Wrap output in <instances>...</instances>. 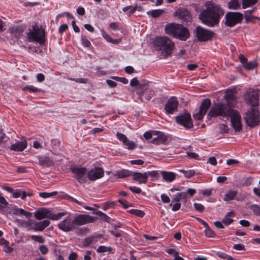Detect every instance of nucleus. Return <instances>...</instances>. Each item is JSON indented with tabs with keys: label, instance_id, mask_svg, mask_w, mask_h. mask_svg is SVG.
Listing matches in <instances>:
<instances>
[{
	"label": "nucleus",
	"instance_id": "1",
	"mask_svg": "<svg viewBox=\"0 0 260 260\" xmlns=\"http://www.w3.org/2000/svg\"><path fill=\"white\" fill-rule=\"evenodd\" d=\"M204 5L206 9L200 13V19L203 23L210 27L217 25L221 16L223 15L222 10L212 1L206 2Z\"/></svg>",
	"mask_w": 260,
	"mask_h": 260
},
{
	"label": "nucleus",
	"instance_id": "2",
	"mask_svg": "<svg viewBox=\"0 0 260 260\" xmlns=\"http://www.w3.org/2000/svg\"><path fill=\"white\" fill-rule=\"evenodd\" d=\"M96 218L87 214H80L73 218L68 216L57 224L59 230L64 232L74 231L77 227L87 223H93Z\"/></svg>",
	"mask_w": 260,
	"mask_h": 260
},
{
	"label": "nucleus",
	"instance_id": "3",
	"mask_svg": "<svg viewBox=\"0 0 260 260\" xmlns=\"http://www.w3.org/2000/svg\"><path fill=\"white\" fill-rule=\"evenodd\" d=\"M165 31L167 34L171 35L181 41H186L189 37L188 30L180 24H169L166 26Z\"/></svg>",
	"mask_w": 260,
	"mask_h": 260
},
{
	"label": "nucleus",
	"instance_id": "4",
	"mask_svg": "<svg viewBox=\"0 0 260 260\" xmlns=\"http://www.w3.org/2000/svg\"><path fill=\"white\" fill-rule=\"evenodd\" d=\"M154 44L157 50L161 51V53L165 56L171 54L175 44L167 37H157L154 41Z\"/></svg>",
	"mask_w": 260,
	"mask_h": 260
},
{
	"label": "nucleus",
	"instance_id": "5",
	"mask_svg": "<svg viewBox=\"0 0 260 260\" xmlns=\"http://www.w3.org/2000/svg\"><path fill=\"white\" fill-rule=\"evenodd\" d=\"M232 110V108L225 104H217L211 108L208 116L211 117L221 116L228 118Z\"/></svg>",
	"mask_w": 260,
	"mask_h": 260
},
{
	"label": "nucleus",
	"instance_id": "6",
	"mask_svg": "<svg viewBox=\"0 0 260 260\" xmlns=\"http://www.w3.org/2000/svg\"><path fill=\"white\" fill-rule=\"evenodd\" d=\"M27 38L30 42H36L42 45L45 41V32L44 29L40 28L37 24L32 26L27 34Z\"/></svg>",
	"mask_w": 260,
	"mask_h": 260
},
{
	"label": "nucleus",
	"instance_id": "7",
	"mask_svg": "<svg viewBox=\"0 0 260 260\" xmlns=\"http://www.w3.org/2000/svg\"><path fill=\"white\" fill-rule=\"evenodd\" d=\"M246 124L253 127L259 124L260 116L257 107H251L246 113L244 117Z\"/></svg>",
	"mask_w": 260,
	"mask_h": 260
},
{
	"label": "nucleus",
	"instance_id": "8",
	"mask_svg": "<svg viewBox=\"0 0 260 260\" xmlns=\"http://www.w3.org/2000/svg\"><path fill=\"white\" fill-rule=\"evenodd\" d=\"M225 24L229 27H233L240 23L243 20V15L239 12H228L225 16Z\"/></svg>",
	"mask_w": 260,
	"mask_h": 260
},
{
	"label": "nucleus",
	"instance_id": "9",
	"mask_svg": "<svg viewBox=\"0 0 260 260\" xmlns=\"http://www.w3.org/2000/svg\"><path fill=\"white\" fill-rule=\"evenodd\" d=\"M70 170L74 177L77 179L80 183H85L87 181V169L84 167H71Z\"/></svg>",
	"mask_w": 260,
	"mask_h": 260
},
{
	"label": "nucleus",
	"instance_id": "10",
	"mask_svg": "<svg viewBox=\"0 0 260 260\" xmlns=\"http://www.w3.org/2000/svg\"><path fill=\"white\" fill-rule=\"evenodd\" d=\"M196 37L198 40L201 42L211 40L214 33L209 30L206 29L201 26H197L196 29Z\"/></svg>",
	"mask_w": 260,
	"mask_h": 260
},
{
	"label": "nucleus",
	"instance_id": "11",
	"mask_svg": "<svg viewBox=\"0 0 260 260\" xmlns=\"http://www.w3.org/2000/svg\"><path fill=\"white\" fill-rule=\"evenodd\" d=\"M229 117H231V121L233 127L237 132H240L242 129L241 117L239 113L232 109Z\"/></svg>",
	"mask_w": 260,
	"mask_h": 260
},
{
	"label": "nucleus",
	"instance_id": "12",
	"mask_svg": "<svg viewBox=\"0 0 260 260\" xmlns=\"http://www.w3.org/2000/svg\"><path fill=\"white\" fill-rule=\"evenodd\" d=\"M176 122L185 128L190 129L193 127L191 115L189 113H185L176 117Z\"/></svg>",
	"mask_w": 260,
	"mask_h": 260
},
{
	"label": "nucleus",
	"instance_id": "13",
	"mask_svg": "<svg viewBox=\"0 0 260 260\" xmlns=\"http://www.w3.org/2000/svg\"><path fill=\"white\" fill-rule=\"evenodd\" d=\"M179 103L175 96H171L167 102L165 110L167 114H173L177 111Z\"/></svg>",
	"mask_w": 260,
	"mask_h": 260
},
{
	"label": "nucleus",
	"instance_id": "14",
	"mask_svg": "<svg viewBox=\"0 0 260 260\" xmlns=\"http://www.w3.org/2000/svg\"><path fill=\"white\" fill-rule=\"evenodd\" d=\"M247 104L251 106V107H257L258 104V93L255 90H249L247 92L245 98Z\"/></svg>",
	"mask_w": 260,
	"mask_h": 260
},
{
	"label": "nucleus",
	"instance_id": "15",
	"mask_svg": "<svg viewBox=\"0 0 260 260\" xmlns=\"http://www.w3.org/2000/svg\"><path fill=\"white\" fill-rule=\"evenodd\" d=\"M104 171L101 168L95 167L87 173L88 178L92 181L102 178L104 176Z\"/></svg>",
	"mask_w": 260,
	"mask_h": 260
},
{
	"label": "nucleus",
	"instance_id": "16",
	"mask_svg": "<svg viewBox=\"0 0 260 260\" xmlns=\"http://www.w3.org/2000/svg\"><path fill=\"white\" fill-rule=\"evenodd\" d=\"M153 135L156 137L153 138L151 142L155 145L166 144L168 141V137L163 133L160 131H154Z\"/></svg>",
	"mask_w": 260,
	"mask_h": 260
},
{
	"label": "nucleus",
	"instance_id": "17",
	"mask_svg": "<svg viewBox=\"0 0 260 260\" xmlns=\"http://www.w3.org/2000/svg\"><path fill=\"white\" fill-rule=\"evenodd\" d=\"M176 16L184 21L190 22L191 20V17L189 12L185 9H179L176 11Z\"/></svg>",
	"mask_w": 260,
	"mask_h": 260
},
{
	"label": "nucleus",
	"instance_id": "18",
	"mask_svg": "<svg viewBox=\"0 0 260 260\" xmlns=\"http://www.w3.org/2000/svg\"><path fill=\"white\" fill-rule=\"evenodd\" d=\"M132 176L133 177V179L138 182L139 184H145L147 182V174H146L145 172L141 173L133 172Z\"/></svg>",
	"mask_w": 260,
	"mask_h": 260
},
{
	"label": "nucleus",
	"instance_id": "19",
	"mask_svg": "<svg viewBox=\"0 0 260 260\" xmlns=\"http://www.w3.org/2000/svg\"><path fill=\"white\" fill-rule=\"evenodd\" d=\"M239 58L240 62L243 64L244 68L246 69L251 70L256 67V63L255 61H250L248 62L247 58L242 54L239 56Z\"/></svg>",
	"mask_w": 260,
	"mask_h": 260
},
{
	"label": "nucleus",
	"instance_id": "20",
	"mask_svg": "<svg viewBox=\"0 0 260 260\" xmlns=\"http://www.w3.org/2000/svg\"><path fill=\"white\" fill-rule=\"evenodd\" d=\"M27 143L26 141L24 140L11 145L10 149L12 151H22L27 147Z\"/></svg>",
	"mask_w": 260,
	"mask_h": 260
},
{
	"label": "nucleus",
	"instance_id": "21",
	"mask_svg": "<svg viewBox=\"0 0 260 260\" xmlns=\"http://www.w3.org/2000/svg\"><path fill=\"white\" fill-rule=\"evenodd\" d=\"M234 92V90H229L227 91L226 93L224 95V98L227 102L226 105L231 108L236 103V97Z\"/></svg>",
	"mask_w": 260,
	"mask_h": 260
},
{
	"label": "nucleus",
	"instance_id": "22",
	"mask_svg": "<svg viewBox=\"0 0 260 260\" xmlns=\"http://www.w3.org/2000/svg\"><path fill=\"white\" fill-rule=\"evenodd\" d=\"M49 214V213L47 209L42 208L37 210L34 213V215L37 219L41 220L45 218H48Z\"/></svg>",
	"mask_w": 260,
	"mask_h": 260
},
{
	"label": "nucleus",
	"instance_id": "23",
	"mask_svg": "<svg viewBox=\"0 0 260 260\" xmlns=\"http://www.w3.org/2000/svg\"><path fill=\"white\" fill-rule=\"evenodd\" d=\"M50 224V221L48 220H44L40 222H35L34 224V231H43Z\"/></svg>",
	"mask_w": 260,
	"mask_h": 260
},
{
	"label": "nucleus",
	"instance_id": "24",
	"mask_svg": "<svg viewBox=\"0 0 260 260\" xmlns=\"http://www.w3.org/2000/svg\"><path fill=\"white\" fill-rule=\"evenodd\" d=\"M101 235H99L96 236H90L86 237L83 241V245L84 247H87L91 243H96L98 242V238H101Z\"/></svg>",
	"mask_w": 260,
	"mask_h": 260
},
{
	"label": "nucleus",
	"instance_id": "25",
	"mask_svg": "<svg viewBox=\"0 0 260 260\" xmlns=\"http://www.w3.org/2000/svg\"><path fill=\"white\" fill-rule=\"evenodd\" d=\"M211 101L210 99H205L201 103L199 110L200 112L205 115L206 114L208 109L211 106Z\"/></svg>",
	"mask_w": 260,
	"mask_h": 260
},
{
	"label": "nucleus",
	"instance_id": "26",
	"mask_svg": "<svg viewBox=\"0 0 260 260\" xmlns=\"http://www.w3.org/2000/svg\"><path fill=\"white\" fill-rule=\"evenodd\" d=\"M0 245L3 246V251L7 253H11L13 251V248L9 246V242L4 238L0 239Z\"/></svg>",
	"mask_w": 260,
	"mask_h": 260
},
{
	"label": "nucleus",
	"instance_id": "27",
	"mask_svg": "<svg viewBox=\"0 0 260 260\" xmlns=\"http://www.w3.org/2000/svg\"><path fill=\"white\" fill-rule=\"evenodd\" d=\"M163 179L167 182H172L176 178V174L171 172L161 171Z\"/></svg>",
	"mask_w": 260,
	"mask_h": 260
},
{
	"label": "nucleus",
	"instance_id": "28",
	"mask_svg": "<svg viewBox=\"0 0 260 260\" xmlns=\"http://www.w3.org/2000/svg\"><path fill=\"white\" fill-rule=\"evenodd\" d=\"M237 194V191L229 190L224 194L223 200L225 202H229V201L233 200L235 199V197H236Z\"/></svg>",
	"mask_w": 260,
	"mask_h": 260
},
{
	"label": "nucleus",
	"instance_id": "29",
	"mask_svg": "<svg viewBox=\"0 0 260 260\" xmlns=\"http://www.w3.org/2000/svg\"><path fill=\"white\" fill-rule=\"evenodd\" d=\"M132 173L133 172L132 171L122 169L119 171H117L115 174V176H116L119 178H123L129 176H132Z\"/></svg>",
	"mask_w": 260,
	"mask_h": 260
},
{
	"label": "nucleus",
	"instance_id": "30",
	"mask_svg": "<svg viewBox=\"0 0 260 260\" xmlns=\"http://www.w3.org/2000/svg\"><path fill=\"white\" fill-rule=\"evenodd\" d=\"M39 164L43 166L50 167L53 165V162L49 157L45 156L39 158Z\"/></svg>",
	"mask_w": 260,
	"mask_h": 260
},
{
	"label": "nucleus",
	"instance_id": "31",
	"mask_svg": "<svg viewBox=\"0 0 260 260\" xmlns=\"http://www.w3.org/2000/svg\"><path fill=\"white\" fill-rule=\"evenodd\" d=\"M235 216V213L233 211H231L228 213L222 220V223L225 225L231 224L233 221V219L231 218Z\"/></svg>",
	"mask_w": 260,
	"mask_h": 260
},
{
	"label": "nucleus",
	"instance_id": "32",
	"mask_svg": "<svg viewBox=\"0 0 260 260\" xmlns=\"http://www.w3.org/2000/svg\"><path fill=\"white\" fill-rule=\"evenodd\" d=\"M18 221L21 227L26 228L28 231L34 230L33 222L25 220H19Z\"/></svg>",
	"mask_w": 260,
	"mask_h": 260
},
{
	"label": "nucleus",
	"instance_id": "33",
	"mask_svg": "<svg viewBox=\"0 0 260 260\" xmlns=\"http://www.w3.org/2000/svg\"><path fill=\"white\" fill-rule=\"evenodd\" d=\"M137 4H136V5L134 7H133L132 6H128L125 7L122 9V10L124 12H127V15L130 16L137 11Z\"/></svg>",
	"mask_w": 260,
	"mask_h": 260
},
{
	"label": "nucleus",
	"instance_id": "34",
	"mask_svg": "<svg viewBox=\"0 0 260 260\" xmlns=\"http://www.w3.org/2000/svg\"><path fill=\"white\" fill-rule=\"evenodd\" d=\"M186 192H178L175 196V197L172 199V202L173 203H179V202L182 200L186 199Z\"/></svg>",
	"mask_w": 260,
	"mask_h": 260
},
{
	"label": "nucleus",
	"instance_id": "35",
	"mask_svg": "<svg viewBox=\"0 0 260 260\" xmlns=\"http://www.w3.org/2000/svg\"><path fill=\"white\" fill-rule=\"evenodd\" d=\"M102 36L107 41L113 44H117L120 41L119 39H113L109 35L107 34L104 31H102Z\"/></svg>",
	"mask_w": 260,
	"mask_h": 260
},
{
	"label": "nucleus",
	"instance_id": "36",
	"mask_svg": "<svg viewBox=\"0 0 260 260\" xmlns=\"http://www.w3.org/2000/svg\"><path fill=\"white\" fill-rule=\"evenodd\" d=\"M93 213L98 215L101 220L107 222H110L111 221V218L106 214L100 211L94 212Z\"/></svg>",
	"mask_w": 260,
	"mask_h": 260
},
{
	"label": "nucleus",
	"instance_id": "37",
	"mask_svg": "<svg viewBox=\"0 0 260 260\" xmlns=\"http://www.w3.org/2000/svg\"><path fill=\"white\" fill-rule=\"evenodd\" d=\"M164 13L162 9L153 10L147 12V14L153 18L159 17Z\"/></svg>",
	"mask_w": 260,
	"mask_h": 260
},
{
	"label": "nucleus",
	"instance_id": "38",
	"mask_svg": "<svg viewBox=\"0 0 260 260\" xmlns=\"http://www.w3.org/2000/svg\"><path fill=\"white\" fill-rule=\"evenodd\" d=\"M14 213L18 215H23L27 218H29L31 215V213L26 212L22 208H17L15 209Z\"/></svg>",
	"mask_w": 260,
	"mask_h": 260
},
{
	"label": "nucleus",
	"instance_id": "39",
	"mask_svg": "<svg viewBox=\"0 0 260 260\" xmlns=\"http://www.w3.org/2000/svg\"><path fill=\"white\" fill-rule=\"evenodd\" d=\"M66 212H59L57 214L49 213L48 218L51 220H58L66 215Z\"/></svg>",
	"mask_w": 260,
	"mask_h": 260
},
{
	"label": "nucleus",
	"instance_id": "40",
	"mask_svg": "<svg viewBox=\"0 0 260 260\" xmlns=\"http://www.w3.org/2000/svg\"><path fill=\"white\" fill-rule=\"evenodd\" d=\"M229 8L236 10L240 7L239 0H231L228 3Z\"/></svg>",
	"mask_w": 260,
	"mask_h": 260
},
{
	"label": "nucleus",
	"instance_id": "41",
	"mask_svg": "<svg viewBox=\"0 0 260 260\" xmlns=\"http://www.w3.org/2000/svg\"><path fill=\"white\" fill-rule=\"evenodd\" d=\"M96 252L98 253H104L108 252L109 253L112 252V248L111 247H107L105 246H100L96 249Z\"/></svg>",
	"mask_w": 260,
	"mask_h": 260
},
{
	"label": "nucleus",
	"instance_id": "42",
	"mask_svg": "<svg viewBox=\"0 0 260 260\" xmlns=\"http://www.w3.org/2000/svg\"><path fill=\"white\" fill-rule=\"evenodd\" d=\"M257 0H242V6L243 8L252 6L256 3Z\"/></svg>",
	"mask_w": 260,
	"mask_h": 260
},
{
	"label": "nucleus",
	"instance_id": "43",
	"mask_svg": "<svg viewBox=\"0 0 260 260\" xmlns=\"http://www.w3.org/2000/svg\"><path fill=\"white\" fill-rule=\"evenodd\" d=\"M180 172L182 173L185 177L187 178H190L193 176L195 174L194 171L192 170H180Z\"/></svg>",
	"mask_w": 260,
	"mask_h": 260
},
{
	"label": "nucleus",
	"instance_id": "44",
	"mask_svg": "<svg viewBox=\"0 0 260 260\" xmlns=\"http://www.w3.org/2000/svg\"><path fill=\"white\" fill-rule=\"evenodd\" d=\"M216 255L222 259H226L227 260H233V257L230 255H228L224 252H222L221 251H218L216 253Z\"/></svg>",
	"mask_w": 260,
	"mask_h": 260
},
{
	"label": "nucleus",
	"instance_id": "45",
	"mask_svg": "<svg viewBox=\"0 0 260 260\" xmlns=\"http://www.w3.org/2000/svg\"><path fill=\"white\" fill-rule=\"evenodd\" d=\"M30 238L35 242L39 243H43L45 242V239L43 237L38 235H31Z\"/></svg>",
	"mask_w": 260,
	"mask_h": 260
},
{
	"label": "nucleus",
	"instance_id": "46",
	"mask_svg": "<svg viewBox=\"0 0 260 260\" xmlns=\"http://www.w3.org/2000/svg\"><path fill=\"white\" fill-rule=\"evenodd\" d=\"M205 228V235L207 237H209V238H213L215 236V235H216L215 233H214V232L213 230H212L211 229H210L208 225H207V228Z\"/></svg>",
	"mask_w": 260,
	"mask_h": 260
},
{
	"label": "nucleus",
	"instance_id": "47",
	"mask_svg": "<svg viewBox=\"0 0 260 260\" xmlns=\"http://www.w3.org/2000/svg\"><path fill=\"white\" fill-rule=\"evenodd\" d=\"M23 90L25 91L27 90L29 91L30 92H37L40 91V90L36 88V87L32 86V85H27L24 87L23 88Z\"/></svg>",
	"mask_w": 260,
	"mask_h": 260
},
{
	"label": "nucleus",
	"instance_id": "48",
	"mask_svg": "<svg viewBox=\"0 0 260 260\" xmlns=\"http://www.w3.org/2000/svg\"><path fill=\"white\" fill-rule=\"evenodd\" d=\"M130 213L133 215H135L138 217H142L144 216V212L140 210L132 209L130 210Z\"/></svg>",
	"mask_w": 260,
	"mask_h": 260
},
{
	"label": "nucleus",
	"instance_id": "49",
	"mask_svg": "<svg viewBox=\"0 0 260 260\" xmlns=\"http://www.w3.org/2000/svg\"><path fill=\"white\" fill-rule=\"evenodd\" d=\"M146 174H147V179L149 177L151 178H157L159 176L158 172L157 171H148L145 172Z\"/></svg>",
	"mask_w": 260,
	"mask_h": 260
},
{
	"label": "nucleus",
	"instance_id": "50",
	"mask_svg": "<svg viewBox=\"0 0 260 260\" xmlns=\"http://www.w3.org/2000/svg\"><path fill=\"white\" fill-rule=\"evenodd\" d=\"M117 138L120 141H121L123 144L125 142H126V141L128 140L126 136L120 133L117 132L116 134Z\"/></svg>",
	"mask_w": 260,
	"mask_h": 260
},
{
	"label": "nucleus",
	"instance_id": "51",
	"mask_svg": "<svg viewBox=\"0 0 260 260\" xmlns=\"http://www.w3.org/2000/svg\"><path fill=\"white\" fill-rule=\"evenodd\" d=\"M254 214L256 215L260 216V206L258 205H253L251 207Z\"/></svg>",
	"mask_w": 260,
	"mask_h": 260
},
{
	"label": "nucleus",
	"instance_id": "52",
	"mask_svg": "<svg viewBox=\"0 0 260 260\" xmlns=\"http://www.w3.org/2000/svg\"><path fill=\"white\" fill-rule=\"evenodd\" d=\"M56 193H57L56 191H53L51 192H40L39 194H40V196L42 198H47L51 197L56 194Z\"/></svg>",
	"mask_w": 260,
	"mask_h": 260
},
{
	"label": "nucleus",
	"instance_id": "53",
	"mask_svg": "<svg viewBox=\"0 0 260 260\" xmlns=\"http://www.w3.org/2000/svg\"><path fill=\"white\" fill-rule=\"evenodd\" d=\"M123 144L126 146L127 148L129 149L133 150L136 147V145L134 142L129 141L128 140H127L126 142H125Z\"/></svg>",
	"mask_w": 260,
	"mask_h": 260
},
{
	"label": "nucleus",
	"instance_id": "54",
	"mask_svg": "<svg viewBox=\"0 0 260 260\" xmlns=\"http://www.w3.org/2000/svg\"><path fill=\"white\" fill-rule=\"evenodd\" d=\"M9 138L5 134H2L0 136V145L2 147L4 146L5 144L8 141Z\"/></svg>",
	"mask_w": 260,
	"mask_h": 260
},
{
	"label": "nucleus",
	"instance_id": "55",
	"mask_svg": "<svg viewBox=\"0 0 260 260\" xmlns=\"http://www.w3.org/2000/svg\"><path fill=\"white\" fill-rule=\"evenodd\" d=\"M193 206L195 209L200 212H203L205 208L204 206L200 203H194Z\"/></svg>",
	"mask_w": 260,
	"mask_h": 260
},
{
	"label": "nucleus",
	"instance_id": "56",
	"mask_svg": "<svg viewBox=\"0 0 260 260\" xmlns=\"http://www.w3.org/2000/svg\"><path fill=\"white\" fill-rule=\"evenodd\" d=\"M81 43L85 47H89L91 45L90 41L84 37L81 38Z\"/></svg>",
	"mask_w": 260,
	"mask_h": 260
},
{
	"label": "nucleus",
	"instance_id": "57",
	"mask_svg": "<svg viewBox=\"0 0 260 260\" xmlns=\"http://www.w3.org/2000/svg\"><path fill=\"white\" fill-rule=\"evenodd\" d=\"M39 249L41 253L44 255L48 253L49 251L48 248L44 245H40Z\"/></svg>",
	"mask_w": 260,
	"mask_h": 260
},
{
	"label": "nucleus",
	"instance_id": "58",
	"mask_svg": "<svg viewBox=\"0 0 260 260\" xmlns=\"http://www.w3.org/2000/svg\"><path fill=\"white\" fill-rule=\"evenodd\" d=\"M169 206L172 207V210L173 211H176L180 209L181 207V204L180 203H175L173 205L170 203Z\"/></svg>",
	"mask_w": 260,
	"mask_h": 260
},
{
	"label": "nucleus",
	"instance_id": "59",
	"mask_svg": "<svg viewBox=\"0 0 260 260\" xmlns=\"http://www.w3.org/2000/svg\"><path fill=\"white\" fill-rule=\"evenodd\" d=\"M115 205L114 202H107L105 203L103 209L104 211H106L109 208L113 207Z\"/></svg>",
	"mask_w": 260,
	"mask_h": 260
},
{
	"label": "nucleus",
	"instance_id": "60",
	"mask_svg": "<svg viewBox=\"0 0 260 260\" xmlns=\"http://www.w3.org/2000/svg\"><path fill=\"white\" fill-rule=\"evenodd\" d=\"M128 189L132 192L135 193H140L142 192V190L140 188L136 186H129Z\"/></svg>",
	"mask_w": 260,
	"mask_h": 260
},
{
	"label": "nucleus",
	"instance_id": "61",
	"mask_svg": "<svg viewBox=\"0 0 260 260\" xmlns=\"http://www.w3.org/2000/svg\"><path fill=\"white\" fill-rule=\"evenodd\" d=\"M8 204V202L4 197L0 196V205L2 206V209L6 208Z\"/></svg>",
	"mask_w": 260,
	"mask_h": 260
},
{
	"label": "nucleus",
	"instance_id": "62",
	"mask_svg": "<svg viewBox=\"0 0 260 260\" xmlns=\"http://www.w3.org/2000/svg\"><path fill=\"white\" fill-rule=\"evenodd\" d=\"M112 78L117 81L122 82L123 84H127L128 83V80L125 78H121L116 76L112 77Z\"/></svg>",
	"mask_w": 260,
	"mask_h": 260
},
{
	"label": "nucleus",
	"instance_id": "63",
	"mask_svg": "<svg viewBox=\"0 0 260 260\" xmlns=\"http://www.w3.org/2000/svg\"><path fill=\"white\" fill-rule=\"evenodd\" d=\"M212 189H207L201 190L200 193L202 194L203 195L205 196H210L212 194Z\"/></svg>",
	"mask_w": 260,
	"mask_h": 260
},
{
	"label": "nucleus",
	"instance_id": "64",
	"mask_svg": "<svg viewBox=\"0 0 260 260\" xmlns=\"http://www.w3.org/2000/svg\"><path fill=\"white\" fill-rule=\"evenodd\" d=\"M161 199L164 203H169L170 199L169 197L165 194H162L161 195Z\"/></svg>",
	"mask_w": 260,
	"mask_h": 260
}]
</instances>
